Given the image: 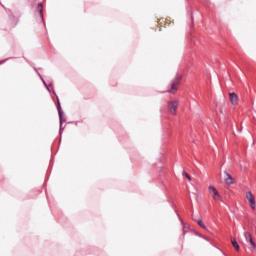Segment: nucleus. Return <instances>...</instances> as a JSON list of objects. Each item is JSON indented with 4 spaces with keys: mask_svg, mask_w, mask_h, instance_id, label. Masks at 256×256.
I'll list each match as a JSON object with an SVG mask.
<instances>
[{
    "mask_svg": "<svg viewBox=\"0 0 256 256\" xmlns=\"http://www.w3.org/2000/svg\"><path fill=\"white\" fill-rule=\"evenodd\" d=\"M183 175L188 179V181H191V176L187 172H183Z\"/></svg>",
    "mask_w": 256,
    "mask_h": 256,
    "instance_id": "obj_11",
    "label": "nucleus"
},
{
    "mask_svg": "<svg viewBox=\"0 0 256 256\" xmlns=\"http://www.w3.org/2000/svg\"><path fill=\"white\" fill-rule=\"evenodd\" d=\"M179 107V100H173L168 102V110L171 115H177V109Z\"/></svg>",
    "mask_w": 256,
    "mask_h": 256,
    "instance_id": "obj_2",
    "label": "nucleus"
},
{
    "mask_svg": "<svg viewBox=\"0 0 256 256\" xmlns=\"http://www.w3.org/2000/svg\"><path fill=\"white\" fill-rule=\"evenodd\" d=\"M246 199L249 202L250 207L253 209V211H255L256 205H255V196L253 195V193L247 192Z\"/></svg>",
    "mask_w": 256,
    "mask_h": 256,
    "instance_id": "obj_3",
    "label": "nucleus"
},
{
    "mask_svg": "<svg viewBox=\"0 0 256 256\" xmlns=\"http://www.w3.org/2000/svg\"><path fill=\"white\" fill-rule=\"evenodd\" d=\"M224 173L226 175L225 180H224L226 185H233V183H234L233 182V177H231L229 172H227V171H225Z\"/></svg>",
    "mask_w": 256,
    "mask_h": 256,
    "instance_id": "obj_7",
    "label": "nucleus"
},
{
    "mask_svg": "<svg viewBox=\"0 0 256 256\" xmlns=\"http://www.w3.org/2000/svg\"><path fill=\"white\" fill-rule=\"evenodd\" d=\"M197 224L199 225V227H202V229H207V226H205V223H203V220H198Z\"/></svg>",
    "mask_w": 256,
    "mask_h": 256,
    "instance_id": "obj_10",
    "label": "nucleus"
},
{
    "mask_svg": "<svg viewBox=\"0 0 256 256\" xmlns=\"http://www.w3.org/2000/svg\"><path fill=\"white\" fill-rule=\"evenodd\" d=\"M231 243H232V245H233L235 251H239V243H237V240L232 239V240H231Z\"/></svg>",
    "mask_w": 256,
    "mask_h": 256,
    "instance_id": "obj_8",
    "label": "nucleus"
},
{
    "mask_svg": "<svg viewBox=\"0 0 256 256\" xmlns=\"http://www.w3.org/2000/svg\"><path fill=\"white\" fill-rule=\"evenodd\" d=\"M230 103L232 105H239V96L235 94V92L229 93Z\"/></svg>",
    "mask_w": 256,
    "mask_h": 256,
    "instance_id": "obj_5",
    "label": "nucleus"
},
{
    "mask_svg": "<svg viewBox=\"0 0 256 256\" xmlns=\"http://www.w3.org/2000/svg\"><path fill=\"white\" fill-rule=\"evenodd\" d=\"M38 11L40 13V16L43 17V4L42 3L38 4Z\"/></svg>",
    "mask_w": 256,
    "mask_h": 256,
    "instance_id": "obj_9",
    "label": "nucleus"
},
{
    "mask_svg": "<svg viewBox=\"0 0 256 256\" xmlns=\"http://www.w3.org/2000/svg\"><path fill=\"white\" fill-rule=\"evenodd\" d=\"M244 237H245L246 241H249L252 249H255L256 245H255V241H253V236H251V233L245 232Z\"/></svg>",
    "mask_w": 256,
    "mask_h": 256,
    "instance_id": "obj_6",
    "label": "nucleus"
},
{
    "mask_svg": "<svg viewBox=\"0 0 256 256\" xmlns=\"http://www.w3.org/2000/svg\"><path fill=\"white\" fill-rule=\"evenodd\" d=\"M179 85H181V76H177L170 85V89L168 90V93H172V95H175L177 91L179 90Z\"/></svg>",
    "mask_w": 256,
    "mask_h": 256,
    "instance_id": "obj_1",
    "label": "nucleus"
},
{
    "mask_svg": "<svg viewBox=\"0 0 256 256\" xmlns=\"http://www.w3.org/2000/svg\"><path fill=\"white\" fill-rule=\"evenodd\" d=\"M209 191L212 194V197L215 201H219V199H221V195L219 194V191H217L216 187L213 186H209Z\"/></svg>",
    "mask_w": 256,
    "mask_h": 256,
    "instance_id": "obj_4",
    "label": "nucleus"
}]
</instances>
